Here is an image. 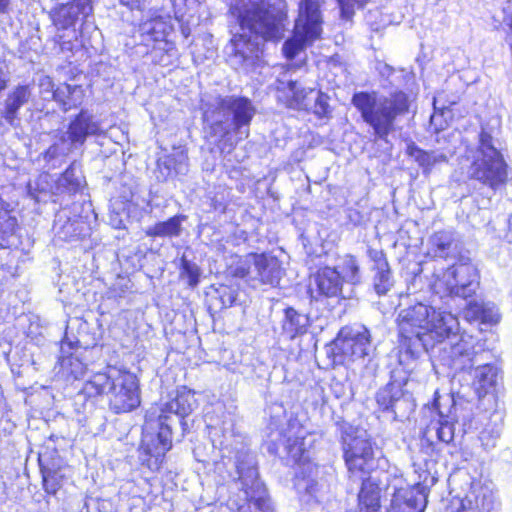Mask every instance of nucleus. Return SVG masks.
<instances>
[{"label":"nucleus","mask_w":512,"mask_h":512,"mask_svg":"<svg viewBox=\"0 0 512 512\" xmlns=\"http://www.w3.org/2000/svg\"><path fill=\"white\" fill-rule=\"evenodd\" d=\"M399 497L401 498L402 505L409 510V512H423L424 505L419 491L411 489L403 495L399 492Z\"/></svg>","instance_id":"41"},{"label":"nucleus","mask_w":512,"mask_h":512,"mask_svg":"<svg viewBox=\"0 0 512 512\" xmlns=\"http://www.w3.org/2000/svg\"><path fill=\"white\" fill-rule=\"evenodd\" d=\"M266 507V499L264 497H249L239 504L234 512H259Z\"/></svg>","instance_id":"46"},{"label":"nucleus","mask_w":512,"mask_h":512,"mask_svg":"<svg viewBox=\"0 0 512 512\" xmlns=\"http://www.w3.org/2000/svg\"><path fill=\"white\" fill-rule=\"evenodd\" d=\"M276 101L288 110L310 112V94L315 92L312 87L301 86L297 80L277 79L274 87Z\"/></svg>","instance_id":"13"},{"label":"nucleus","mask_w":512,"mask_h":512,"mask_svg":"<svg viewBox=\"0 0 512 512\" xmlns=\"http://www.w3.org/2000/svg\"><path fill=\"white\" fill-rule=\"evenodd\" d=\"M230 133L229 129H226L218 140V147L221 151H224L227 147V152L230 153L235 149L236 143L227 138Z\"/></svg>","instance_id":"49"},{"label":"nucleus","mask_w":512,"mask_h":512,"mask_svg":"<svg viewBox=\"0 0 512 512\" xmlns=\"http://www.w3.org/2000/svg\"><path fill=\"white\" fill-rule=\"evenodd\" d=\"M93 12V0H69L56 4L50 10L49 18L57 30H68L75 28L78 21L85 23Z\"/></svg>","instance_id":"12"},{"label":"nucleus","mask_w":512,"mask_h":512,"mask_svg":"<svg viewBox=\"0 0 512 512\" xmlns=\"http://www.w3.org/2000/svg\"><path fill=\"white\" fill-rule=\"evenodd\" d=\"M440 351L443 365L456 371L471 369L477 356V340L466 332H454Z\"/></svg>","instance_id":"10"},{"label":"nucleus","mask_w":512,"mask_h":512,"mask_svg":"<svg viewBox=\"0 0 512 512\" xmlns=\"http://www.w3.org/2000/svg\"><path fill=\"white\" fill-rule=\"evenodd\" d=\"M403 390L395 382H388L375 395L378 410L382 413H395V406L403 397Z\"/></svg>","instance_id":"30"},{"label":"nucleus","mask_w":512,"mask_h":512,"mask_svg":"<svg viewBox=\"0 0 512 512\" xmlns=\"http://www.w3.org/2000/svg\"><path fill=\"white\" fill-rule=\"evenodd\" d=\"M81 190L79 180L75 177L73 165H69L55 180L52 193L55 195H75Z\"/></svg>","instance_id":"32"},{"label":"nucleus","mask_w":512,"mask_h":512,"mask_svg":"<svg viewBox=\"0 0 512 512\" xmlns=\"http://www.w3.org/2000/svg\"><path fill=\"white\" fill-rule=\"evenodd\" d=\"M141 44L153 51H163L165 54L176 50L173 39L175 27L170 13L154 14L139 22L137 27Z\"/></svg>","instance_id":"8"},{"label":"nucleus","mask_w":512,"mask_h":512,"mask_svg":"<svg viewBox=\"0 0 512 512\" xmlns=\"http://www.w3.org/2000/svg\"><path fill=\"white\" fill-rule=\"evenodd\" d=\"M495 376L493 366L491 364H484L478 368L476 381L481 389L487 390L494 385Z\"/></svg>","instance_id":"44"},{"label":"nucleus","mask_w":512,"mask_h":512,"mask_svg":"<svg viewBox=\"0 0 512 512\" xmlns=\"http://www.w3.org/2000/svg\"><path fill=\"white\" fill-rule=\"evenodd\" d=\"M381 498V481L373 478L363 479L357 493L355 512H382Z\"/></svg>","instance_id":"20"},{"label":"nucleus","mask_w":512,"mask_h":512,"mask_svg":"<svg viewBox=\"0 0 512 512\" xmlns=\"http://www.w3.org/2000/svg\"><path fill=\"white\" fill-rule=\"evenodd\" d=\"M10 0H0V14L9 12Z\"/></svg>","instance_id":"58"},{"label":"nucleus","mask_w":512,"mask_h":512,"mask_svg":"<svg viewBox=\"0 0 512 512\" xmlns=\"http://www.w3.org/2000/svg\"><path fill=\"white\" fill-rule=\"evenodd\" d=\"M317 471H319V469ZM317 476L318 472L312 474L307 480H296L299 482H308L305 487V492L309 495H314L319 490V484L318 481L316 480Z\"/></svg>","instance_id":"50"},{"label":"nucleus","mask_w":512,"mask_h":512,"mask_svg":"<svg viewBox=\"0 0 512 512\" xmlns=\"http://www.w3.org/2000/svg\"><path fill=\"white\" fill-rule=\"evenodd\" d=\"M316 295L311 296L315 300L331 298H343L344 277L334 267L323 266L317 269L314 274Z\"/></svg>","instance_id":"18"},{"label":"nucleus","mask_w":512,"mask_h":512,"mask_svg":"<svg viewBox=\"0 0 512 512\" xmlns=\"http://www.w3.org/2000/svg\"><path fill=\"white\" fill-rule=\"evenodd\" d=\"M398 330L399 356H405L407 360L418 358L424 348L425 336L417 326L412 325V322L408 320L406 311L399 321Z\"/></svg>","instance_id":"16"},{"label":"nucleus","mask_w":512,"mask_h":512,"mask_svg":"<svg viewBox=\"0 0 512 512\" xmlns=\"http://www.w3.org/2000/svg\"><path fill=\"white\" fill-rule=\"evenodd\" d=\"M121 2L130 9L138 8L140 4V0H121Z\"/></svg>","instance_id":"57"},{"label":"nucleus","mask_w":512,"mask_h":512,"mask_svg":"<svg viewBox=\"0 0 512 512\" xmlns=\"http://www.w3.org/2000/svg\"><path fill=\"white\" fill-rule=\"evenodd\" d=\"M478 156L470 164L469 178L496 190L509 180V166L502 152L494 145L491 131L482 128L478 134Z\"/></svg>","instance_id":"3"},{"label":"nucleus","mask_w":512,"mask_h":512,"mask_svg":"<svg viewBox=\"0 0 512 512\" xmlns=\"http://www.w3.org/2000/svg\"><path fill=\"white\" fill-rule=\"evenodd\" d=\"M230 44L233 47V54L243 59H246L248 57L247 53L252 52L254 48L251 37L242 33L233 35Z\"/></svg>","instance_id":"39"},{"label":"nucleus","mask_w":512,"mask_h":512,"mask_svg":"<svg viewBox=\"0 0 512 512\" xmlns=\"http://www.w3.org/2000/svg\"><path fill=\"white\" fill-rule=\"evenodd\" d=\"M311 432L305 430L304 425L297 419L288 420L286 427L279 433V442H271L268 445V452L272 455L279 454V444L283 446L287 459L297 465L300 470L295 479L307 480L315 474L319 468L317 463L312 462L309 449L312 445H306L305 440Z\"/></svg>","instance_id":"4"},{"label":"nucleus","mask_w":512,"mask_h":512,"mask_svg":"<svg viewBox=\"0 0 512 512\" xmlns=\"http://www.w3.org/2000/svg\"><path fill=\"white\" fill-rule=\"evenodd\" d=\"M351 103L373 130V135L383 141H387L388 136L396 130L397 120L408 115L411 108L410 96L402 89L393 90L381 98L377 97L375 91L356 92Z\"/></svg>","instance_id":"1"},{"label":"nucleus","mask_w":512,"mask_h":512,"mask_svg":"<svg viewBox=\"0 0 512 512\" xmlns=\"http://www.w3.org/2000/svg\"><path fill=\"white\" fill-rule=\"evenodd\" d=\"M380 452L376 441L370 436L356 435L342 442V457L349 479L361 480L372 478L371 474L378 468Z\"/></svg>","instance_id":"5"},{"label":"nucleus","mask_w":512,"mask_h":512,"mask_svg":"<svg viewBox=\"0 0 512 512\" xmlns=\"http://www.w3.org/2000/svg\"><path fill=\"white\" fill-rule=\"evenodd\" d=\"M56 43L59 45V48L62 52H71L72 53L75 50L74 43L72 41L62 40V36H59Z\"/></svg>","instance_id":"54"},{"label":"nucleus","mask_w":512,"mask_h":512,"mask_svg":"<svg viewBox=\"0 0 512 512\" xmlns=\"http://www.w3.org/2000/svg\"><path fill=\"white\" fill-rule=\"evenodd\" d=\"M59 374L66 382H74L84 377L86 364L74 353L61 354L58 358Z\"/></svg>","instance_id":"28"},{"label":"nucleus","mask_w":512,"mask_h":512,"mask_svg":"<svg viewBox=\"0 0 512 512\" xmlns=\"http://www.w3.org/2000/svg\"><path fill=\"white\" fill-rule=\"evenodd\" d=\"M9 76L8 72L0 67V94L8 87Z\"/></svg>","instance_id":"55"},{"label":"nucleus","mask_w":512,"mask_h":512,"mask_svg":"<svg viewBox=\"0 0 512 512\" xmlns=\"http://www.w3.org/2000/svg\"><path fill=\"white\" fill-rule=\"evenodd\" d=\"M368 256L374 263V269L376 271L390 269L389 263L386 258V254L382 250H369Z\"/></svg>","instance_id":"47"},{"label":"nucleus","mask_w":512,"mask_h":512,"mask_svg":"<svg viewBox=\"0 0 512 512\" xmlns=\"http://www.w3.org/2000/svg\"><path fill=\"white\" fill-rule=\"evenodd\" d=\"M284 317L281 322L282 333L293 340L298 336L306 334L308 327L307 316L299 313L295 308L289 306L283 310Z\"/></svg>","instance_id":"27"},{"label":"nucleus","mask_w":512,"mask_h":512,"mask_svg":"<svg viewBox=\"0 0 512 512\" xmlns=\"http://www.w3.org/2000/svg\"><path fill=\"white\" fill-rule=\"evenodd\" d=\"M450 402L447 411H445L441 403L439 392L436 391L434 393L429 409L438 416V421L435 425H433V421H431L424 431V433H428L430 429H434L436 431L437 441L446 445L453 442L455 437V425L458 423L456 403L453 400Z\"/></svg>","instance_id":"14"},{"label":"nucleus","mask_w":512,"mask_h":512,"mask_svg":"<svg viewBox=\"0 0 512 512\" xmlns=\"http://www.w3.org/2000/svg\"><path fill=\"white\" fill-rule=\"evenodd\" d=\"M233 274L239 278H246L250 275V267L248 265L238 266L235 268Z\"/></svg>","instance_id":"56"},{"label":"nucleus","mask_w":512,"mask_h":512,"mask_svg":"<svg viewBox=\"0 0 512 512\" xmlns=\"http://www.w3.org/2000/svg\"><path fill=\"white\" fill-rule=\"evenodd\" d=\"M140 386L137 376L127 369H115L109 392L108 406L115 414L128 413L140 406Z\"/></svg>","instance_id":"9"},{"label":"nucleus","mask_w":512,"mask_h":512,"mask_svg":"<svg viewBox=\"0 0 512 512\" xmlns=\"http://www.w3.org/2000/svg\"><path fill=\"white\" fill-rule=\"evenodd\" d=\"M197 407L195 392L187 386H180L176 389L175 397L164 403L157 417L158 425H168L167 421L172 414L181 418L189 416Z\"/></svg>","instance_id":"17"},{"label":"nucleus","mask_w":512,"mask_h":512,"mask_svg":"<svg viewBox=\"0 0 512 512\" xmlns=\"http://www.w3.org/2000/svg\"><path fill=\"white\" fill-rule=\"evenodd\" d=\"M230 13L242 30L264 41H280L288 24L286 0L237 1L231 6Z\"/></svg>","instance_id":"2"},{"label":"nucleus","mask_w":512,"mask_h":512,"mask_svg":"<svg viewBox=\"0 0 512 512\" xmlns=\"http://www.w3.org/2000/svg\"><path fill=\"white\" fill-rule=\"evenodd\" d=\"M503 238L508 244H512V213L506 220Z\"/></svg>","instance_id":"53"},{"label":"nucleus","mask_w":512,"mask_h":512,"mask_svg":"<svg viewBox=\"0 0 512 512\" xmlns=\"http://www.w3.org/2000/svg\"><path fill=\"white\" fill-rule=\"evenodd\" d=\"M230 110L232 112L233 131L238 132L241 127H249L255 114V108L246 97L219 98L216 105L208 112L213 117L216 113Z\"/></svg>","instance_id":"15"},{"label":"nucleus","mask_w":512,"mask_h":512,"mask_svg":"<svg viewBox=\"0 0 512 512\" xmlns=\"http://www.w3.org/2000/svg\"><path fill=\"white\" fill-rule=\"evenodd\" d=\"M114 382V374L100 371L94 373L84 384L81 392L86 398H97L108 394Z\"/></svg>","instance_id":"29"},{"label":"nucleus","mask_w":512,"mask_h":512,"mask_svg":"<svg viewBox=\"0 0 512 512\" xmlns=\"http://www.w3.org/2000/svg\"><path fill=\"white\" fill-rule=\"evenodd\" d=\"M248 136H249V129L247 128L245 131V138H247Z\"/></svg>","instance_id":"60"},{"label":"nucleus","mask_w":512,"mask_h":512,"mask_svg":"<svg viewBox=\"0 0 512 512\" xmlns=\"http://www.w3.org/2000/svg\"><path fill=\"white\" fill-rule=\"evenodd\" d=\"M453 278L455 285L465 288L469 286L476 276V270L473 265L469 263H460L454 265Z\"/></svg>","instance_id":"37"},{"label":"nucleus","mask_w":512,"mask_h":512,"mask_svg":"<svg viewBox=\"0 0 512 512\" xmlns=\"http://www.w3.org/2000/svg\"><path fill=\"white\" fill-rule=\"evenodd\" d=\"M321 36L295 24L293 34L283 44V54L286 59L293 60L309 43L320 39Z\"/></svg>","instance_id":"26"},{"label":"nucleus","mask_w":512,"mask_h":512,"mask_svg":"<svg viewBox=\"0 0 512 512\" xmlns=\"http://www.w3.org/2000/svg\"><path fill=\"white\" fill-rule=\"evenodd\" d=\"M19 228L13 207L0 196V250L8 248L9 239L16 235Z\"/></svg>","instance_id":"25"},{"label":"nucleus","mask_w":512,"mask_h":512,"mask_svg":"<svg viewBox=\"0 0 512 512\" xmlns=\"http://www.w3.org/2000/svg\"><path fill=\"white\" fill-rule=\"evenodd\" d=\"M390 269L376 271L374 276L373 287L375 292L379 295H385L390 289Z\"/></svg>","instance_id":"45"},{"label":"nucleus","mask_w":512,"mask_h":512,"mask_svg":"<svg viewBox=\"0 0 512 512\" xmlns=\"http://www.w3.org/2000/svg\"><path fill=\"white\" fill-rule=\"evenodd\" d=\"M38 464L43 490L48 495H56L61 488V480L63 477L59 474L58 469L49 467L40 457L38 458Z\"/></svg>","instance_id":"33"},{"label":"nucleus","mask_w":512,"mask_h":512,"mask_svg":"<svg viewBox=\"0 0 512 512\" xmlns=\"http://www.w3.org/2000/svg\"><path fill=\"white\" fill-rule=\"evenodd\" d=\"M388 512H409L401 503L399 492H396L391 500L390 509Z\"/></svg>","instance_id":"52"},{"label":"nucleus","mask_w":512,"mask_h":512,"mask_svg":"<svg viewBox=\"0 0 512 512\" xmlns=\"http://www.w3.org/2000/svg\"><path fill=\"white\" fill-rule=\"evenodd\" d=\"M369 0H336L340 17L343 20L350 21L355 15V8H363Z\"/></svg>","instance_id":"43"},{"label":"nucleus","mask_w":512,"mask_h":512,"mask_svg":"<svg viewBox=\"0 0 512 512\" xmlns=\"http://www.w3.org/2000/svg\"><path fill=\"white\" fill-rule=\"evenodd\" d=\"M371 335L367 329L343 327L327 346V357L333 367L347 366L369 355Z\"/></svg>","instance_id":"7"},{"label":"nucleus","mask_w":512,"mask_h":512,"mask_svg":"<svg viewBox=\"0 0 512 512\" xmlns=\"http://www.w3.org/2000/svg\"><path fill=\"white\" fill-rule=\"evenodd\" d=\"M406 312L412 325L417 326L434 344L444 343L450 339L458 325L457 318L451 313L439 311L423 303L414 304Z\"/></svg>","instance_id":"6"},{"label":"nucleus","mask_w":512,"mask_h":512,"mask_svg":"<svg viewBox=\"0 0 512 512\" xmlns=\"http://www.w3.org/2000/svg\"><path fill=\"white\" fill-rule=\"evenodd\" d=\"M173 447V431L169 425H158L154 438L142 441L139 446L140 465L151 473H158L163 468L166 454Z\"/></svg>","instance_id":"11"},{"label":"nucleus","mask_w":512,"mask_h":512,"mask_svg":"<svg viewBox=\"0 0 512 512\" xmlns=\"http://www.w3.org/2000/svg\"><path fill=\"white\" fill-rule=\"evenodd\" d=\"M323 3L324 0H301L300 13L295 24L321 36L323 23L321 6Z\"/></svg>","instance_id":"24"},{"label":"nucleus","mask_w":512,"mask_h":512,"mask_svg":"<svg viewBox=\"0 0 512 512\" xmlns=\"http://www.w3.org/2000/svg\"><path fill=\"white\" fill-rule=\"evenodd\" d=\"M250 257L253 260L259 283L277 287L284 274L281 261L276 256L266 252L251 253Z\"/></svg>","instance_id":"19"},{"label":"nucleus","mask_w":512,"mask_h":512,"mask_svg":"<svg viewBox=\"0 0 512 512\" xmlns=\"http://www.w3.org/2000/svg\"><path fill=\"white\" fill-rule=\"evenodd\" d=\"M58 155H59L58 145L52 144L42 153V158L45 162H51Z\"/></svg>","instance_id":"51"},{"label":"nucleus","mask_w":512,"mask_h":512,"mask_svg":"<svg viewBox=\"0 0 512 512\" xmlns=\"http://www.w3.org/2000/svg\"><path fill=\"white\" fill-rule=\"evenodd\" d=\"M33 87L31 84H18L7 95L2 118L10 125H14L19 119V110L32 99Z\"/></svg>","instance_id":"21"},{"label":"nucleus","mask_w":512,"mask_h":512,"mask_svg":"<svg viewBox=\"0 0 512 512\" xmlns=\"http://www.w3.org/2000/svg\"><path fill=\"white\" fill-rule=\"evenodd\" d=\"M220 126H222V122L218 121V122L213 123L212 128L215 129L216 127H220Z\"/></svg>","instance_id":"59"},{"label":"nucleus","mask_w":512,"mask_h":512,"mask_svg":"<svg viewBox=\"0 0 512 512\" xmlns=\"http://www.w3.org/2000/svg\"><path fill=\"white\" fill-rule=\"evenodd\" d=\"M180 276L187 279V284L190 287H195L199 283L200 269L197 265L182 257L180 261Z\"/></svg>","instance_id":"42"},{"label":"nucleus","mask_w":512,"mask_h":512,"mask_svg":"<svg viewBox=\"0 0 512 512\" xmlns=\"http://www.w3.org/2000/svg\"><path fill=\"white\" fill-rule=\"evenodd\" d=\"M185 219V215L176 214L174 216L169 217L165 221L156 222L153 226L146 229L145 235L151 238L177 237L181 233V224Z\"/></svg>","instance_id":"31"},{"label":"nucleus","mask_w":512,"mask_h":512,"mask_svg":"<svg viewBox=\"0 0 512 512\" xmlns=\"http://www.w3.org/2000/svg\"><path fill=\"white\" fill-rule=\"evenodd\" d=\"M451 236L445 231H439L431 237V246L435 256L446 259L452 245Z\"/></svg>","instance_id":"38"},{"label":"nucleus","mask_w":512,"mask_h":512,"mask_svg":"<svg viewBox=\"0 0 512 512\" xmlns=\"http://www.w3.org/2000/svg\"><path fill=\"white\" fill-rule=\"evenodd\" d=\"M407 154L414 158L425 173L430 172L437 161L436 158L433 157L432 153L419 148L415 144L407 146Z\"/></svg>","instance_id":"36"},{"label":"nucleus","mask_w":512,"mask_h":512,"mask_svg":"<svg viewBox=\"0 0 512 512\" xmlns=\"http://www.w3.org/2000/svg\"><path fill=\"white\" fill-rule=\"evenodd\" d=\"M489 503L485 494L471 492L459 500V505L453 512H488Z\"/></svg>","instance_id":"34"},{"label":"nucleus","mask_w":512,"mask_h":512,"mask_svg":"<svg viewBox=\"0 0 512 512\" xmlns=\"http://www.w3.org/2000/svg\"><path fill=\"white\" fill-rule=\"evenodd\" d=\"M53 100L63 111L80 107L86 99V89L83 85L60 83L52 91Z\"/></svg>","instance_id":"23"},{"label":"nucleus","mask_w":512,"mask_h":512,"mask_svg":"<svg viewBox=\"0 0 512 512\" xmlns=\"http://www.w3.org/2000/svg\"><path fill=\"white\" fill-rule=\"evenodd\" d=\"M466 310L471 319L479 320L482 323L488 322L487 310L481 304L477 302H470L467 304Z\"/></svg>","instance_id":"48"},{"label":"nucleus","mask_w":512,"mask_h":512,"mask_svg":"<svg viewBox=\"0 0 512 512\" xmlns=\"http://www.w3.org/2000/svg\"><path fill=\"white\" fill-rule=\"evenodd\" d=\"M340 268V273H343L341 275L344 277V282L348 281L353 285H357L361 282L359 264L354 255L346 254L343 257V263Z\"/></svg>","instance_id":"35"},{"label":"nucleus","mask_w":512,"mask_h":512,"mask_svg":"<svg viewBox=\"0 0 512 512\" xmlns=\"http://www.w3.org/2000/svg\"><path fill=\"white\" fill-rule=\"evenodd\" d=\"M99 133V124L93 121L92 115L84 109L80 110L68 125L70 141L79 145H83L88 136L98 135Z\"/></svg>","instance_id":"22"},{"label":"nucleus","mask_w":512,"mask_h":512,"mask_svg":"<svg viewBox=\"0 0 512 512\" xmlns=\"http://www.w3.org/2000/svg\"><path fill=\"white\" fill-rule=\"evenodd\" d=\"M509 26H510V28L512 29V19H511V22H510Z\"/></svg>","instance_id":"61"},{"label":"nucleus","mask_w":512,"mask_h":512,"mask_svg":"<svg viewBox=\"0 0 512 512\" xmlns=\"http://www.w3.org/2000/svg\"><path fill=\"white\" fill-rule=\"evenodd\" d=\"M316 97L313 105V113L318 119H328L331 117V107L329 105L330 97L321 90H315Z\"/></svg>","instance_id":"40"}]
</instances>
